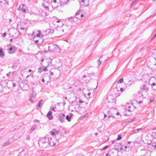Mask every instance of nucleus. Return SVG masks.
Instances as JSON below:
<instances>
[{"instance_id": "nucleus-49", "label": "nucleus", "mask_w": 156, "mask_h": 156, "mask_svg": "<svg viewBox=\"0 0 156 156\" xmlns=\"http://www.w3.org/2000/svg\"><path fill=\"white\" fill-rule=\"evenodd\" d=\"M40 41H41V42L42 43V42L43 41V40L41 38H39V39H38Z\"/></svg>"}, {"instance_id": "nucleus-4", "label": "nucleus", "mask_w": 156, "mask_h": 156, "mask_svg": "<svg viewBox=\"0 0 156 156\" xmlns=\"http://www.w3.org/2000/svg\"><path fill=\"white\" fill-rule=\"evenodd\" d=\"M32 36H34V38L39 37V38H42L43 36V35L41 34L40 31L37 30H35L34 31H33Z\"/></svg>"}, {"instance_id": "nucleus-33", "label": "nucleus", "mask_w": 156, "mask_h": 156, "mask_svg": "<svg viewBox=\"0 0 156 156\" xmlns=\"http://www.w3.org/2000/svg\"><path fill=\"white\" fill-rule=\"evenodd\" d=\"M134 119H135V118H134L132 120H130L126 122V123L127 124L129 123L130 122H133L134 120Z\"/></svg>"}, {"instance_id": "nucleus-50", "label": "nucleus", "mask_w": 156, "mask_h": 156, "mask_svg": "<svg viewBox=\"0 0 156 156\" xmlns=\"http://www.w3.org/2000/svg\"><path fill=\"white\" fill-rule=\"evenodd\" d=\"M12 83V87H16V85L14 83Z\"/></svg>"}, {"instance_id": "nucleus-46", "label": "nucleus", "mask_w": 156, "mask_h": 156, "mask_svg": "<svg viewBox=\"0 0 156 156\" xmlns=\"http://www.w3.org/2000/svg\"><path fill=\"white\" fill-rule=\"evenodd\" d=\"M101 61H100V59H99L98 60V66L100 65L101 64Z\"/></svg>"}, {"instance_id": "nucleus-21", "label": "nucleus", "mask_w": 156, "mask_h": 156, "mask_svg": "<svg viewBox=\"0 0 156 156\" xmlns=\"http://www.w3.org/2000/svg\"><path fill=\"white\" fill-rule=\"evenodd\" d=\"M60 3L61 4H66L69 1V0H58Z\"/></svg>"}, {"instance_id": "nucleus-44", "label": "nucleus", "mask_w": 156, "mask_h": 156, "mask_svg": "<svg viewBox=\"0 0 156 156\" xmlns=\"http://www.w3.org/2000/svg\"><path fill=\"white\" fill-rule=\"evenodd\" d=\"M26 139L27 140H30V136L29 135H27V137H26Z\"/></svg>"}, {"instance_id": "nucleus-57", "label": "nucleus", "mask_w": 156, "mask_h": 156, "mask_svg": "<svg viewBox=\"0 0 156 156\" xmlns=\"http://www.w3.org/2000/svg\"><path fill=\"white\" fill-rule=\"evenodd\" d=\"M42 82H44L45 81L44 80V78H42V79L41 80Z\"/></svg>"}, {"instance_id": "nucleus-5", "label": "nucleus", "mask_w": 156, "mask_h": 156, "mask_svg": "<svg viewBox=\"0 0 156 156\" xmlns=\"http://www.w3.org/2000/svg\"><path fill=\"white\" fill-rule=\"evenodd\" d=\"M147 150L150 152H152L156 148V143H154L148 144Z\"/></svg>"}, {"instance_id": "nucleus-52", "label": "nucleus", "mask_w": 156, "mask_h": 156, "mask_svg": "<svg viewBox=\"0 0 156 156\" xmlns=\"http://www.w3.org/2000/svg\"><path fill=\"white\" fill-rule=\"evenodd\" d=\"M154 101V99L153 98L151 99L150 100L151 102H153Z\"/></svg>"}, {"instance_id": "nucleus-9", "label": "nucleus", "mask_w": 156, "mask_h": 156, "mask_svg": "<svg viewBox=\"0 0 156 156\" xmlns=\"http://www.w3.org/2000/svg\"><path fill=\"white\" fill-rule=\"evenodd\" d=\"M59 120L61 122H63L65 121V120L66 115L65 114L61 113L59 114Z\"/></svg>"}, {"instance_id": "nucleus-54", "label": "nucleus", "mask_w": 156, "mask_h": 156, "mask_svg": "<svg viewBox=\"0 0 156 156\" xmlns=\"http://www.w3.org/2000/svg\"><path fill=\"white\" fill-rule=\"evenodd\" d=\"M115 140H113L112 141L111 143L112 144H113L115 143Z\"/></svg>"}, {"instance_id": "nucleus-38", "label": "nucleus", "mask_w": 156, "mask_h": 156, "mask_svg": "<svg viewBox=\"0 0 156 156\" xmlns=\"http://www.w3.org/2000/svg\"><path fill=\"white\" fill-rule=\"evenodd\" d=\"M51 110L53 111H54V112H56V111L55 110V108L52 107V106H51V109H50Z\"/></svg>"}, {"instance_id": "nucleus-28", "label": "nucleus", "mask_w": 156, "mask_h": 156, "mask_svg": "<svg viewBox=\"0 0 156 156\" xmlns=\"http://www.w3.org/2000/svg\"><path fill=\"white\" fill-rule=\"evenodd\" d=\"M118 153L117 151L116 150H113V154H115L113 155V156H117Z\"/></svg>"}, {"instance_id": "nucleus-51", "label": "nucleus", "mask_w": 156, "mask_h": 156, "mask_svg": "<svg viewBox=\"0 0 156 156\" xmlns=\"http://www.w3.org/2000/svg\"><path fill=\"white\" fill-rule=\"evenodd\" d=\"M152 87L154 90H156V85H155V87Z\"/></svg>"}, {"instance_id": "nucleus-14", "label": "nucleus", "mask_w": 156, "mask_h": 156, "mask_svg": "<svg viewBox=\"0 0 156 156\" xmlns=\"http://www.w3.org/2000/svg\"><path fill=\"white\" fill-rule=\"evenodd\" d=\"M155 80V79L154 77H151V79H150L149 81V83L150 85H151L152 87H155L156 85V84L154 83H152L151 81L152 80Z\"/></svg>"}, {"instance_id": "nucleus-13", "label": "nucleus", "mask_w": 156, "mask_h": 156, "mask_svg": "<svg viewBox=\"0 0 156 156\" xmlns=\"http://www.w3.org/2000/svg\"><path fill=\"white\" fill-rule=\"evenodd\" d=\"M52 113L51 111H49L47 115V116L49 120H51L53 118V116L52 115Z\"/></svg>"}, {"instance_id": "nucleus-59", "label": "nucleus", "mask_w": 156, "mask_h": 156, "mask_svg": "<svg viewBox=\"0 0 156 156\" xmlns=\"http://www.w3.org/2000/svg\"><path fill=\"white\" fill-rule=\"evenodd\" d=\"M127 146H125L124 147V148L125 149V150H124L125 151H126V149L127 148Z\"/></svg>"}, {"instance_id": "nucleus-18", "label": "nucleus", "mask_w": 156, "mask_h": 156, "mask_svg": "<svg viewBox=\"0 0 156 156\" xmlns=\"http://www.w3.org/2000/svg\"><path fill=\"white\" fill-rule=\"evenodd\" d=\"M142 129V128H139V129H135V130H133L131 132V134L133 135L135 133H138L139 130L141 129Z\"/></svg>"}, {"instance_id": "nucleus-23", "label": "nucleus", "mask_w": 156, "mask_h": 156, "mask_svg": "<svg viewBox=\"0 0 156 156\" xmlns=\"http://www.w3.org/2000/svg\"><path fill=\"white\" fill-rule=\"evenodd\" d=\"M80 2L81 3V5L84 6H85L86 7L88 5V4H85V0H81Z\"/></svg>"}, {"instance_id": "nucleus-30", "label": "nucleus", "mask_w": 156, "mask_h": 156, "mask_svg": "<svg viewBox=\"0 0 156 156\" xmlns=\"http://www.w3.org/2000/svg\"><path fill=\"white\" fill-rule=\"evenodd\" d=\"M132 84L130 80H129V83L126 84V87H129Z\"/></svg>"}, {"instance_id": "nucleus-45", "label": "nucleus", "mask_w": 156, "mask_h": 156, "mask_svg": "<svg viewBox=\"0 0 156 156\" xmlns=\"http://www.w3.org/2000/svg\"><path fill=\"white\" fill-rule=\"evenodd\" d=\"M20 28L21 30H27L26 28L24 27H21Z\"/></svg>"}, {"instance_id": "nucleus-19", "label": "nucleus", "mask_w": 156, "mask_h": 156, "mask_svg": "<svg viewBox=\"0 0 156 156\" xmlns=\"http://www.w3.org/2000/svg\"><path fill=\"white\" fill-rule=\"evenodd\" d=\"M71 115H68L66 116L65 119L69 122H70L71 121V118L72 116V113H70Z\"/></svg>"}, {"instance_id": "nucleus-34", "label": "nucleus", "mask_w": 156, "mask_h": 156, "mask_svg": "<svg viewBox=\"0 0 156 156\" xmlns=\"http://www.w3.org/2000/svg\"><path fill=\"white\" fill-rule=\"evenodd\" d=\"M122 139V137L121 135H118V137L116 139L117 140H119Z\"/></svg>"}, {"instance_id": "nucleus-17", "label": "nucleus", "mask_w": 156, "mask_h": 156, "mask_svg": "<svg viewBox=\"0 0 156 156\" xmlns=\"http://www.w3.org/2000/svg\"><path fill=\"white\" fill-rule=\"evenodd\" d=\"M4 52L3 51V49L2 48H0V57L3 58L5 56Z\"/></svg>"}, {"instance_id": "nucleus-7", "label": "nucleus", "mask_w": 156, "mask_h": 156, "mask_svg": "<svg viewBox=\"0 0 156 156\" xmlns=\"http://www.w3.org/2000/svg\"><path fill=\"white\" fill-rule=\"evenodd\" d=\"M6 5H8V2L6 0H1L0 1V6L2 8H5Z\"/></svg>"}, {"instance_id": "nucleus-1", "label": "nucleus", "mask_w": 156, "mask_h": 156, "mask_svg": "<svg viewBox=\"0 0 156 156\" xmlns=\"http://www.w3.org/2000/svg\"><path fill=\"white\" fill-rule=\"evenodd\" d=\"M38 144L40 147L45 148L48 145V139L46 137H41L38 141Z\"/></svg>"}, {"instance_id": "nucleus-63", "label": "nucleus", "mask_w": 156, "mask_h": 156, "mask_svg": "<svg viewBox=\"0 0 156 156\" xmlns=\"http://www.w3.org/2000/svg\"><path fill=\"white\" fill-rule=\"evenodd\" d=\"M106 156H110L108 153H106L105 154Z\"/></svg>"}, {"instance_id": "nucleus-20", "label": "nucleus", "mask_w": 156, "mask_h": 156, "mask_svg": "<svg viewBox=\"0 0 156 156\" xmlns=\"http://www.w3.org/2000/svg\"><path fill=\"white\" fill-rule=\"evenodd\" d=\"M109 111H108L107 112V113H108V114L107 115V114H105V113H104V118H105L107 115L108 116V119H109L110 118H113V116L112 115H108L109 114Z\"/></svg>"}, {"instance_id": "nucleus-37", "label": "nucleus", "mask_w": 156, "mask_h": 156, "mask_svg": "<svg viewBox=\"0 0 156 156\" xmlns=\"http://www.w3.org/2000/svg\"><path fill=\"white\" fill-rule=\"evenodd\" d=\"M75 18L74 17H71L70 19L69 20H70V21L71 22H72L73 21L74 22V19H75Z\"/></svg>"}, {"instance_id": "nucleus-56", "label": "nucleus", "mask_w": 156, "mask_h": 156, "mask_svg": "<svg viewBox=\"0 0 156 156\" xmlns=\"http://www.w3.org/2000/svg\"><path fill=\"white\" fill-rule=\"evenodd\" d=\"M54 73L52 72H50V74L52 76L53 75Z\"/></svg>"}, {"instance_id": "nucleus-22", "label": "nucleus", "mask_w": 156, "mask_h": 156, "mask_svg": "<svg viewBox=\"0 0 156 156\" xmlns=\"http://www.w3.org/2000/svg\"><path fill=\"white\" fill-rule=\"evenodd\" d=\"M42 102H43V100H41L39 101L38 104L37 105V109H39V108H40V107H41V105L42 104Z\"/></svg>"}, {"instance_id": "nucleus-42", "label": "nucleus", "mask_w": 156, "mask_h": 156, "mask_svg": "<svg viewBox=\"0 0 156 156\" xmlns=\"http://www.w3.org/2000/svg\"><path fill=\"white\" fill-rule=\"evenodd\" d=\"M108 147V146H106L103 148L102 150H105Z\"/></svg>"}, {"instance_id": "nucleus-3", "label": "nucleus", "mask_w": 156, "mask_h": 156, "mask_svg": "<svg viewBox=\"0 0 156 156\" xmlns=\"http://www.w3.org/2000/svg\"><path fill=\"white\" fill-rule=\"evenodd\" d=\"M48 145L51 146H54L58 143L57 139L54 137L48 138Z\"/></svg>"}, {"instance_id": "nucleus-24", "label": "nucleus", "mask_w": 156, "mask_h": 156, "mask_svg": "<svg viewBox=\"0 0 156 156\" xmlns=\"http://www.w3.org/2000/svg\"><path fill=\"white\" fill-rule=\"evenodd\" d=\"M131 107V106H129V105H126V109L129 112H131L132 110L131 109H130V108Z\"/></svg>"}, {"instance_id": "nucleus-16", "label": "nucleus", "mask_w": 156, "mask_h": 156, "mask_svg": "<svg viewBox=\"0 0 156 156\" xmlns=\"http://www.w3.org/2000/svg\"><path fill=\"white\" fill-rule=\"evenodd\" d=\"M47 3V2H46L45 3H42V6L46 10H49V8L48 6L46 5Z\"/></svg>"}, {"instance_id": "nucleus-39", "label": "nucleus", "mask_w": 156, "mask_h": 156, "mask_svg": "<svg viewBox=\"0 0 156 156\" xmlns=\"http://www.w3.org/2000/svg\"><path fill=\"white\" fill-rule=\"evenodd\" d=\"M153 134L154 136V138L156 139V132L153 133Z\"/></svg>"}, {"instance_id": "nucleus-41", "label": "nucleus", "mask_w": 156, "mask_h": 156, "mask_svg": "<svg viewBox=\"0 0 156 156\" xmlns=\"http://www.w3.org/2000/svg\"><path fill=\"white\" fill-rule=\"evenodd\" d=\"M39 41V40H35L34 41V42L36 44H39V42H38L39 41Z\"/></svg>"}, {"instance_id": "nucleus-29", "label": "nucleus", "mask_w": 156, "mask_h": 156, "mask_svg": "<svg viewBox=\"0 0 156 156\" xmlns=\"http://www.w3.org/2000/svg\"><path fill=\"white\" fill-rule=\"evenodd\" d=\"M78 12H79V15H80V19H81V18H82L83 17V14H82V12H81V11H78Z\"/></svg>"}, {"instance_id": "nucleus-32", "label": "nucleus", "mask_w": 156, "mask_h": 156, "mask_svg": "<svg viewBox=\"0 0 156 156\" xmlns=\"http://www.w3.org/2000/svg\"><path fill=\"white\" fill-rule=\"evenodd\" d=\"M43 71L42 67H39L38 69V72L39 73H41Z\"/></svg>"}, {"instance_id": "nucleus-43", "label": "nucleus", "mask_w": 156, "mask_h": 156, "mask_svg": "<svg viewBox=\"0 0 156 156\" xmlns=\"http://www.w3.org/2000/svg\"><path fill=\"white\" fill-rule=\"evenodd\" d=\"M124 89L121 87L120 88V91L121 92H123L124 91Z\"/></svg>"}, {"instance_id": "nucleus-12", "label": "nucleus", "mask_w": 156, "mask_h": 156, "mask_svg": "<svg viewBox=\"0 0 156 156\" xmlns=\"http://www.w3.org/2000/svg\"><path fill=\"white\" fill-rule=\"evenodd\" d=\"M50 133L51 134V135H55L59 133V132L56 129H54L51 130V131L50 132Z\"/></svg>"}, {"instance_id": "nucleus-53", "label": "nucleus", "mask_w": 156, "mask_h": 156, "mask_svg": "<svg viewBox=\"0 0 156 156\" xmlns=\"http://www.w3.org/2000/svg\"><path fill=\"white\" fill-rule=\"evenodd\" d=\"M60 22H61V20H58L56 21V22L58 23H59Z\"/></svg>"}, {"instance_id": "nucleus-61", "label": "nucleus", "mask_w": 156, "mask_h": 156, "mask_svg": "<svg viewBox=\"0 0 156 156\" xmlns=\"http://www.w3.org/2000/svg\"><path fill=\"white\" fill-rule=\"evenodd\" d=\"M114 90L116 91H119V90L116 88H115Z\"/></svg>"}, {"instance_id": "nucleus-48", "label": "nucleus", "mask_w": 156, "mask_h": 156, "mask_svg": "<svg viewBox=\"0 0 156 156\" xmlns=\"http://www.w3.org/2000/svg\"><path fill=\"white\" fill-rule=\"evenodd\" d=\"M11 72H9L8 73H7L6 74V76H8V77H9V76L10 75V73Z\"/></svg>"}, {"instance_id": "nucleus-58", "label": "nucleus", "mask_w": 156, "mask_h": 156, "mask_svg": "<svg viewBox=\"0 0 156 156\" xmlns=\"http://www.w3.org/2000/svg\"><path fill=\"white\" fill-rule=\"evenodd\" d=\"M136 2V1H135L134 2H133L131 5V6L135 2Z\"/></svg>"}, {"instance_id": "nucleus-40", "label": "nucleus", "mask_w": 156, "mask_h": 156, "mask_svg": "<svg viewBox=\"0 0 156 156\" xmlns=\"http://www.w3.org/2000/svg\"><path fill=\"white\" fill-rule=\"evenodd\" d=\"M140 141L137 140L136 141L134 142V144H136V143L139 144L140 143Z\"/></svg>"}, {"instance_id": "nucleus-35", "label": "nucleus", "mask_w": 156, "mask_h": 156, "mask_svg": "<svg viewBox=\"0 0 156 156\" xmlns=\"http://www.w3.org/2000/svg\"><path fill=\"white\" fill-rule=\"evenodd\" d=\"M47 66H44V68H42L44 72H45L47 70Z\"/></svg>"}, {"instance_id": "nucleus-25", "label": "nucleus", "mask_w": 156, "mask_h": 156, "mask_svg": "<svg viewBox=\"0 0 156 156\" xmlns=\"http://www.w3.org/2000/svg\"><path fill=\"white\" fill-rule=\"evenodd\" d=\"M78 11H77L76 12L75 14V17L76 18L78 19H80V15H79V13H78Z\"/></svg>"}, {"instance_id": "nucleus-8", "label": "nucleus", "mask_w": 156, "mask_h": 156, "mask_svg": "<svg viewBox=\"0 0 156 156\" xmlns=\"http://www.w3.org/2000/svg\"><path fill=\"white\" fill-rule=\"evenodd\" d=\"M59 2H57V0H54L53 2L51 3V5L52 8L55 9L58 7L59 6Z\"/></svg>"}, {"instance_id": "nucleus-55", "label": "nucleus", "mask_w": 156, "mask_h": 156, "mask_svg": "<svg viewBox=\"0 0 156 156\" xmlns=\"http://www.w3.org/2000/svg\"><path fill=\"white\" fill-rule=\"evenodd\" d=\"M120 150H124L123 148V147H120Z\"/></svg>"}, {"instance_id": "nucleus-36", "label": "nucleus", "mask_w": 156, "mask_h": 156, "mask_svg": "<svg viewBox=\"0 0 156 156\" xmlns=\"http://www.w3.org/2000/svg\"><path fill=\"white\" fill-rule=\"evenodd\" d=\"M36 126L34 125V126H33L31 129V131H33L34 130L35 128L36 127Z\"/></svg>"}, {"instance_id": "nucleus-2", "label": "nucleus", "mask_w": 156, "mask_h": 156, "mask_svg": "<svg viewBox=\"0 0 156 156\" xmlns=\"http://www.w3.org/2000/svg\"><path fill=\"white\" fill-rule=\"evenodd\" d=\"M140 88L141 90L139 91L137 97V98L143 99L145 97L144 96L147 94V92L148 89L146 86L144 85L141 86Z\"/></svg>"}, {"instance_id": "nucleus-64", "label": "nucleus", "mask_w": 156, "mask_h": 156, "mask_svg": "<svg viewBox=\"0 0 156 156\" xmlns=\"http://www.w3.org/2000/svg\"><path fill=\"white\" fill-rule=\"evenodd\" d=\"M22 154V152L20 153L19 154L18 156H21V154Z\"/></svg>"}, {"instance_id": "nucleus-62", "label": "nucleus", "mask_w": 156, "mask_h": 156, "mask_svg": "<svg viewBox=\"0 0 156 156\" xmlns=\"http://www.w3.org/2000/svg\"><path fill=\"white\" fill-rule=\"evenodd\" d=\"M86 77V76L85 75H84L83 76V78H85Z\"/></svg>"}, {"instance_id": "nucleus-10", "label": "nucleus", "mask_w": 156, "mask_h": 156, "mask_svg": "<svg viewBox=\"0 0 156 156\" xmlns=\"http://www.w3.org/2000/svg\"><path fill=\"white\" fill-rule=\"evenodd\" d=\"M16 48L13 46H11L8 50V51L9 53L12 54L16 52Z\"/></svg>"}, {"instance_id": "nucleus-27", "label": "nucleus", "mask_w": 156, "mask_h": 156, "mask_svg": "<svg viewBox=\"0 0 156 156\" xmlns=\"http://www.w3.org/2000/svg\"><path fill=\"white\" fill-rule=\"evenodd\" d=\"M10 144V143L9 142V140H8L4 143V144L3 145V146L4 147L7 146L9 144Z\"/></svg>"}, {"instance_id": "nucleus-60", "label": "nucleus", "mask_w": 156, "mask_h": 156, "mask_svg": "<svg viewBox=\"0 0 156 156\" xmlns=\"http://www.w3.org/2000/svg\"><path fill=\"white\" fill-rule=\"evenodd\" d=\"M38 42H39V44H41L42 43L41 42V41H40L39 40V41H38Z\"/></svg>"}, {"instance_id": "nucleus-47", "label": "nucleus", "mask_w": 156, "mask_h": 156, "mask_svg": "<svg viewBox=\"0 0 156 156\" xmlns=\"http://www.w3.org/2000/svg\"><path fill=\"white\" fill-rule=\"evenodd\" d=\"M6 35V34L5 32L3 34L2 36L4 37H5Z\"/></svg>"}, {"instance_id": "nucleus-11", "label": "nucleus", "mask_w": 156, "mask_h": 156, "mask_svg": "<svg viewBox=\"0 0 156 156\" xmlns=\"http://www.w3.org/2000/svg\"><path fill=\"white\" fill-rule=\"evenodd\" d=\"M20 8L22 11L23 12H26V7L24 4H21L20 5Z\"/></svg>"}, {"instance_id": "nucleus-31", "label": "nucleus", "mask_w": 156, "mask_h": 156, "mask_svg": "<svg viewBox=\"0 0 156 156\" xmlns=\"http://www.w3.org/2000/svg\"><path fill=\"white\" fill-rule=\"evenodd\" d=\"M123 78L120 79L117 82L118 83H121L123 82Z\"/></svg>"}, {"instance_id": "nucleus-26", "label": "nucleus", "mask_w": 156, "mask_h": 156, "mask_svg": "<svg viewBox=\"0 0 156 156\" xmlns=\"http://www.w3.org/2000/svg\"><path fill=\"white\" fill-rule=\"evenodd\" d=\"M47 31L49 34H52L54 32V30L53 29H50L47 30Z\"/></svg>"}, {"instance_id": "nucleus-15", "label": "nucleus", "mask_w": 156, "mask_h": 156, "mask_svg": "<svg viewBox=\"0 0 156 156\" xmlns=\"http://www.w3.org/2000/svg\"><path fill=\"white\" fill-rule=\"evenodd\" d=\"M52 46H53L54 48L53 50H51L52 51H56L58 49H59L60 50V48L56 44H53L52 45Z\"/></svg>"}, {"instance_id": "nucleus-6", "label": "nucleus", "mask_w": 156, "mask_h": 156, "mask_svg": "<svg viewBox=\"0 0 156 156\" xmlns=\"http://www.w3.org/2000/svg\"><path fill=\"white\" fill-rule=\"evenodd\" d=\"M32 93L30 95V98L29 99V101L32 103H34V100L35 99L36 96V94L35 93V91L34 90V88H33L32 89Z\"/></svg>"}]
</instances>
